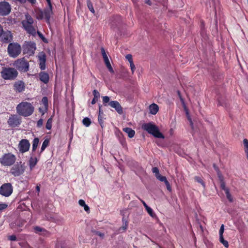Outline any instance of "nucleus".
Instances as JSON below:
<instances>
[{"label":"nucleus","mask_w":248,"mask_h":248,"mask_svg":"<svg viewBox=\"0 0 248 248\" xmlns=\"http://www.w3.org/2000/svg\"><path fill=\"white\" fill-rule=\"evenodd\" d=\"M21 23L27 33L33 36L36 35L37 27L33 25L34 20L29 14H25V19L22 20Z\"/></svg>","instance_id":"1"},{"label":"nucleus","mask_w":248,"mask_h":248,"mask_svg":"<svg viewBox=\"0 0 248 248\" xmlns=\"http://www.w3.org/2000/svg\"><path fill=\"white\" fill-rule=\"evenodd\" d=\"M17 113L21 116L28 117L31 115L34 111V107L30 103L22 102L16 107Z\"/></svg>","instance_id":"2"},{"label":"nucleus","mask_w":248,"mask_h":248,"mask_svg":"<svg viewBox=\"0 0 248 248\" xmlns=\"http://www.w3.org/2000/svg\"><path fill=\"white\" fill-rule=\"evenodd\" d=\"M142 128L154 137L159 139H164V136L160 132L157 126L153 123H144L142 125Z\"/></svg>","instance_id":"3"},{"label":"nucleus","mask_w":248,"mask_h":248,"mask_svg":"<svg viewBox=\"0 0 248 248\" xmlns=\"http://www.w3.org/2000/svg\"><path fill=\"white\" fill-rule=\"evenodd\" d=\"M52 9L51 8H46L44 11L40 9L34 10V14L36 18L38 20H42L44 18L46 19V22L50 25V16L52 15Z\"/></svg>","instance_id":"4"},{"label":"nucleus","mask_w":248,"mask_h":248,"mask_svg":"<svg viewBox=\"0 0 248 248\" xmlns=\"http://www.w3.org/2000/svg\"><path fill=\"white\" fill-rule=\"evenodd\" d=\"M1 77L5 80H13L15 79L17 75V71L13 68L2 67L0 72Z\"/></svg>","instance_id":"5"},{"label":"nucleus","mask_w":248,"mask_h":248,"mask_svg":"<svg viewBox=\"0 0 248 248\" xmlns=\"http://www.w3.org/2000/svg\"><path fill=\"white\" fill-rule=\"evenodd\" d=\"M16 159V155L12 153L5 154L0 158V163L4 166H11L15 163Z\"/></svg>","instance_id":"6"},{"label":"nucleus","mask_w":248,"mask_h":248,"mask_svg":"<svg viewBox=\"0 0 248 248\" xmlns=\"http://www.w3.org/2000/svg\"><path fill=\"white\" fill-rule=\"evenodd\" d=\"M7 49L10 56L13 58H16L18 56L21 51V46L17 43H10Z\"/></svg>","instance_id":"7"},{"label":"nucleus","mask_w":248,"mask_h":248,"mask_svg":"<svg viewBox=\"0 0 248 248\" xmlns=\"http://www.w3.org/2000/svg\"><path fill=\"white\" fill-rule=\"evenodd\" d=\"M25 170V166L20 162L19 164L14 165L10 170V173L15 177L22 175Z\"/></svg>","instance_id":"8"},{"label":"nucleus","mask_w":248,"mask_h":248,"mask_svg":"<svg viewBox=\"0 0 248 248\" xmlns=\"http://www.w3.org/2000/svg\"><path fill=\"white\" fill-rule=\"evenodd\" d=\"M14 65L21 72H27L29 70V63L24 59H18L15 62Z\"/></svg>","instance_id":"9"},{"label":"nucleus","mask_w":248,"mask_h":248,"mask_svg":"<svg viewBox=\"0 0 248 248\" xmlns=\"http://www.w3.org/2000/svg\"><path fill=\"white\" fill-rule=\"evenodd\" d=\"M13 190V186L11 183H5L0 187V194L5 197H8L12 194Z\"/></svg>","instance_id":"10"},{"label":"nucleus","mask_w":248,"mask_h":248,"mask_svg":"<svg viewBox=\"0 0 248 248\" xmlns=\"http://www.w3.org/2000/svg\"><path fill=\"white\" fill-rule=\"evenodd\" d=\"M11 10V6L8 2L2 1L0 2V16L8 15L10 13Z\"/></svg>","instance_id":"11"},{"label":"nucleus","mask_w":248,"mask_h":248,"mask_svg":"<svg viewBox=\"0 0 248 248\" xmlns=\"http://www.w3.org/2000/svg\"><path fill=\"white\" fill-rule=\"evenodd\" d=\"M30 147V143L27 139H22L18 145V148L21 153H24L29 151Z\"/></svg>","instance_id":"12"},{"label":"nucleus","mask_w":248,"mask_h":248,"mask_svg":"<svg viewBox=\"0 0 248 248\" xmlns=\"http://www.w3.org/2000/svg\"><path fill=\"white\" fill-rule=\"evenodd\" d=\"M13 40V35L9 31L2 30V33L0 35V41L3 43L10 42Z\"/></svg>","instance_id":"13"},{"label":"nucleus","mask_w":248,"mask_h":248,"mask_svg":"<svg viewBox=\"0 0 248 248\" xmlns=\"http://www.w3.org/2000/svg\"><path fill=\"white\" fill-rule=\"evenodd\" d=\"M21 122V119L19 116L17 115H12L9 117L7 123L10 126L16 127L20 124Z\"/></svg>","instance_id":"14"},{"label":"nucleus","mask_w":248,"mask_h":248,"mask_svg":"<svg viewBox=\"0 0 248 248\" xmlns=\"http://www.w3.org/2000/svg\"><path fill=\"white\" fill-rule=\"evenodd\" d=\"M35 49L36 45L34 42H27L24 46V51L30 55H33Z\"/></svg>","instance_id":"15"},{"label":"nucleus","mask_w":248,"mask_h":248,"mask_svg":"<svg viewBox=\"0 0 248 248\" xmlns=\"http://www.w3.org/2000/svg\"><path fill=\"white\" fill-rule=\"evenodd\" d=\"M108 105L112 108H115L116 111L120 114H122L123 113L122 107H121L120 103L117 101H110Z\"/></svg>","instance_id":"16"},{"label":"nucleus","mask_w":248,"mask_h":248,"mask_svg":"<svg viewBox=\"0 0 248 248\" xmlns=\"http://www.w3.org/2000/svg\"><path fill=\"white\" fill-rule=\"evenodd\" d=\"M40 80L43 83L46 84L48 82L49 77L48 74L45 72H40L39 74Z\"/></svg>","instance_id":"17"},{"label":"nucleus","mask_w":248,"mask_h":248,"mask_svg":"<svg viewBox=\"0 0 248 248\" xmlns=\"http://www.w3.org/2000/svg\"><path fill=\"white\" fill-rule=\"evenodd\" d=\"M14 88L16 91L21 92L24 90V84L23 82L21 81L16 82L14 85Z\"/></svg>","instance_id":"18"},{"label":"nucleus","mask_w":248,"mask_h":248,"mask_svg":"<svg viewBox=\"0 0 248 248\" xmlns=\"http://www.w3.org/2000/svg\"><path fill=\"white\" fill-rule=\"evenodd\" d=\"M152 171L154 173H155V176L158 180H159L160 181L161 180H165V176H162L160 174L159 172V170L156 167H154L152 169Z\"/></svg>","instance_id":"19"},{"label":"nucleus","mask_w":248,"mask_h":248,"mask_svg":"<svg viewBox=\"0 0 248 248\" xmlns=\"http://www.w3.org/2000/svg\"><path fill=\"white\" fill-rule=\"evenodd\" d=\"M158 106L155 104H152L149 107L150 112L153 115H155L158 111Z\"/></svg>","instance_id":"20"},{"label":"nucleus","mask_w":248,"mask_h":248,"mask_svg":"<svg viewBox=\"0 0 248 248\" xmlns=\"http://www.w3.org/2000/svg\"><path fill=\"white\" fill-rule=\"evenodd\" d=\"M123 130L124 132L127 134L128 136L130 138H133L135 134V131L132 129L131 128L125 127L124 128Z\"/></svg>","instance_id":"21"},{"label":"nucleus","mask_w":248,"mask_h":248,"mask_svg":"<svg viewBox=\"0 0 248 248\" xmlns=\"http://www.w3.org/2000/svg\"><path fill=\"white\" fill-rule=\"evenodd\" d=\"M37 162V158L35 157H31L29 160V166L31 170L35 167Z\"/></svg>","instance_id":"22"},{"label":"nucleus","mask_w":248,"mask_h":248,"mask_svg":"<svg viewBox=\"0 0 248 248\" xmlns=\"http://www.w3.org/2000/svg\"><path fill=\"white\" fill-rule=\"evenodd\" d=\"M34 232L38 234H42L45 235L47 232L46 230L39 226H35L34 227Z\"/></svg>","instance_id":"23"},{"label":"nucleus","mask_w":248,"mask_h":248,"mask_svg":"<svg viewBox=\"0 0 248 248\" xmlns=\"http://www.w3.org/2000/svg\"><path fill=\"white\" fill-rule=\"evenodd\" d=\"M78 203L81 206L84 207L85 211L88 212L90 211L89 207L86 204L85 201L83 200H79L78 201Z\"/></svg>","instance_id":"24"},{"label":"nucleus","mask_w":248,"mask_h":248,"mask_svg":"<svg viewBox=\"0 0 248 248\" xmlns=\"http://www.w3.org/2000/svg\"><path fill=\"white\" fill-rule=\"evenodd\" d=\"M101 53L103 57V59L105 63V64L110 62L105 52V49L103 48H101Z\"/></svg>","instance_id":"25"},{"label":"nucleus","mask_w":248,"mask_h":248,"mask_svg":"<svg viewBox=\"0 0 248 248\" xmlns=\"http://www.w3.org/2000/svg\"><path fill=\"white\" fill-rule=\"evenodd\" d=\"M243 143L244 146V150L248 160V140L246 139H244Z\"/></svg>","instance_id":"26"},{"label":"nucleus","mask_w":248,"mask_h":248,"mask_svg":"<svg viewBox=\"0 0 248 248\" xmlns=\"http://www.w3.org/2000/svg\"><path fill=\"white\" fill-rule=\"evenodd\" d=\"M219 241L222 243L225 248H228L229 244L227 241L225 240L223 238V234H219Z\"/></svg>","instance_id":"27"},{"label":"nucleus","mask_w":248,"mask_h":248,"mask_svg":"<svg viewBox=\"0 0 248 248\" xmlns=\"http://www.w3.org/2000/svg\"><path fill=\"white\" fill-rule=\"evenodd\" d=\"M42 103L43 104L44 106V109H45V111H46L48 108V99L47 97L44 96L42 99Z\"/></svg>","instance_id":"28"},{"label":"nucleus","mask_w":248,"mask_h":248,"mask_svg":"<svg viewBox=\"0 0 248 248\" xmlns=\"http://www.w3.org/2000/svg\"><path fill=\"white\" fill-rule=\"evenodd\" d=\"M218 175L219 179L220 180V187L222 189L224 190L225 191V192H226V190H229V189L226 187L225 184L224 182L223 181L221 176L219 173H218Z\"/></svg>","instance_id":"29"},{"label":"nucleus","mask_w":248,"mask_h":248,"mask_svg":"<svg viewBox=\"0 0 248 248\" xmlns=\"http://www.w3.org/2000/svg\"><path fill=\"white\" fill-rule=\"evenodd\" d=\"M39 139L37 138L34 139L32 142V151H35L39 143Z\"/></svg>","instance_id":"30"},{"label":"nucleus","mask_w":248,"mask_h":248,"mask_svg":"<svg viewBox=\"0 0 248 248\" xmlns=\"http://www.w3.org/2000/svg\"><path fill=\"white\" fill-rule=\"evenodd\" d=\"M52 117H51L47 121V122L46 124V128L48 130L51 129V127H52Z\"/></svg>","instance_id":"31"},{"label":"nucleus","mask_w":248,"mask_h":248,"mask_svg":"<svg viewBox=\"0 0 248 248\" xmlns=\"http://www.w3.org/2000/svg\"><path fill=\"white\" fill-rule=\"evenodd\" d=\"M82 123L85 126L88 127L91 124V122L89 118L86 117L83 119Z\"/></svg>","instance_id":"32"},{"label":"nucleus","mask_w":248,"mask_h":248,"mask_svg":"<svg viewBox=\"0 0 248 248\" xmlns=\"http://www.w3.org/2000/svg\"><path fill=\"white\" fill-rule=\"evenodd\" d=\"M87 6L89 10L93 14L95 13L94 8L93 7V4L92 3L90 0H87Z\"/></svg>","instance_id":"33"},{"label":"nucleus","mask_w":248,"mask_h":248,"mask_svg":"<svg viewBox=\"0 0 248 248\" xmlns=\"http://www.w3.org/2000/svg\"><path fill=\"white\" fill-rule=\"evenodd\" d=\"M49 143V141L47 140H45L42 145L41 149V152H43L46 147L48 146Z\"/></svg>","instance_id":"34"},{"label":"nucleus","mask_w":248,"mask_h":248,"mask_svg":"<svg viewBox=\"0 0 248 248\" xmlns=\"http://www.w3.org/2000/svg\"><path fill=\"white\" fill-rule=\"evenodd\" d=\"M39 62H46V55L44 53H42L39 54Z\"/></svg>","instance_id":"35"},{"label":"nucleus","mask_w":248,"mask_h":248,"mask_svg":"<svg viewBox=\"0 0 248 248\" xmlns=\"http://www.w3.org/2000/svg\"><path fill=\"white\" fill-rule=\"evenodd\" d=\"M165 180H161V182H164L165 183V184L166 186L167 189L169 191H171V188L169 182L167 180V178H166V177H165Z\"/></svg>","instance_id":"36"},{"label":"nucleus","mask_w":248,"mask_h":248,"mask_svg":"<svg viewBox=\"0 0 248 248\" xmlns=\"http://www.w3.org/2000/svg\"><path fill=\"white\" fill-rule=\"evenodd\" d=\"M195 180L197 182L201 184V185L203 186V187H205V183L203 182V181L200 177L198 176H196L195 177Z\"/></svg>","instance_id":"37"},{"label":"nucleus","mask_w":248,"mask_h":248,"mask_svg":"<svg viewBox=\"0 0 248 248\" xmlns=\"http://www.w3.org/2000/svg\"><path fill=\"white\" fill-rule=\"evenodd\" d=\"M98 120L101 127H103L104 118L102 116V115H98Z\"/></svg>","instance_id":"38"},{"label":"nucleus","mask_w":248,"mask_h":248,"mask_svg":"<svg viewBox=\"0 0 248 248\" xmlns=\"http://www.w3.org/2000/svg\"><path fill=\"white\" fill-rule=\"evenodd\" d=\"M225 194L226 195L227 198L229 200V201L231 202H232V198L231 194L230 193L229 190H226Z\"/></svg>","instance_id":"39"},{"label":"nucleus","mask_w":248,"mask_h":248,"mask_svg":"<svg viewBox=\"0 0 248 248\" xmlns=\"http://www.w3.org/2000/svg\"><path fill=\"white\" fill-rule=\"evenodd\" d=\"M103 103L105 106H106V104L109 103V97L108 96H105L103 97Z\"/></svg>","instance_id":"40"},{"label":"nucleus","mask_w":248,"mask_h":248,"mask_svg":"<svg viewBox=\"0 0 248 248\" xmlns=\"http://www.w3.org/2000/svg\"><path fill=\"white\" fill-rule=\"evenodd\" d=\"M186 116H187V119L188 120V121L190 123V125L191 128H193V124L192 120L189 115V113H188L187 110H186Z\"/></svg>","instance_id":"41"},{"label":"nucleus","mask_w":248,"mask_h":248,"mask_svg":"<svg viewBox=\"0 0 248 248\" xmlns=\"http://www.w3.org/2000/svg\"><path fill=\"white\" fill-rule=\"evenodd\" d=\"M93 94L94 96V98H95V99H98V98L100 97V93L97 90H93Z\"/></svg>","instance_id":"42"},{"label":"nucleus","mask_w":248,"mask_h":248,"mask_svg":"<svg viewBox=\"0 0 248 248\" xmlns=\"http://www.w3.org/2000/svg\"><path fill=\"white\" fill-rule=\"evenodd\" d=\"M148 213L151 216V217H154V212H153V211L152 210V209L149 206H148L147 208H146Z\"/></svg>","instance_id":"43"},{"label":"nucleus","mask_w":248,"mask_h":248,"mask_svg":"<svg viewBox=\"0 0 248 248\" xmlns=\"http://www.w3.org/2000/svg\"><path fill=\"white\" fill-rule=\"evenodd\" d=\"M8 207V205L5 203H0V211H2L6 209Z\"/></svg>","instance_id":"44"},{"label":"nucleus","mask_w":248,"mask_h":248,"mask_svg":"<svg viewBox=\"0 0 248 248\" xmlns=\"http://www.w3.org/2000/svg\"><path fill=\"white\" fill-rule=\"evenodd\" d=\"M125 58H126V60H127L128 61L129 63L133 62V60H132V55L131 54H127V55H126V56H125Z\"/></svg>","instance_id":"45"},{"label":"nucleus","mask_w":248,"mask_h":248,"mask_svg":"<svg viewBox=\"0 0 248 248\" xmlns=\"http://www.w3.org/2000/svg\"><path fill=\"white\" fill-rule=\"evenodd\" d=\"M40 68L41 70H44L46 68V62H39Z\"/></svg>","instance_id":"46"},{"label":"nucleus","mask_w":248,"mask_h":248,"mask_svg":"<svg viewBox=\"0 0 248 248\" xmlns=\"http://www.w3.org/2000/svg\"><path fill=\"white\" fill-rule=\"evenodd\" d=\"M130 69H131V71H132V73L133 74L134 71H135V70L136 69L135 65H134L133 62L130 63Z\"/></svg>","instance_id":"47"},{"label":"nucleus","mask_w":248,"mask_h":248,"mask_svg":"<svg viewBox=\"0 0 248 248\" xmlns=\"http://www.w3.org/2000/svg\"><path fill=\"white\" fill-rule=\"evenodd\" d=\"M43 124V119H40L37 122V126L38 127H40L42 126Z\"/></svg>","instance_id":"48"},{"label":"nucleus","mask_w":248,"mask_h":248,"mask_svg":"<svg viewBox=\"0 0 248 248\" xmlns=\"http://www.w3.org/2000/svg\"><path fill=\"white\" fill-rule=\"evenodd\" d=\"M224 225H221L220 228V229H219V234H223V232H224Z\"/></svg>","instance_id":"49"},{"label":"nucleus","mask_w":248,"mask_h":248,"mask_svg":"<svg viewBox=\"0 0 248 248\" xmlns=\"http://www.w3.org/2000/svg\"><path fill=\"white\" fill-rule=\"evenodd\" d=\"M8 239L11 241H16V237L15 235H12L8 237Z\"/></svg>","instance_id":"50"},{"label":"nucleus","mask_w":248,"mask_h":248,"mask_svg":"<svg viewBox=\"0 0 248 248\" xmlns=\"http://www.w3.org/2000/svg\"><path fill=\"white\" fill-rule=\"evenodd\" d=\"M37 33L38 34V35L43 39V40L45 41V38L44 37V36H43V35L41 33H40V32L39 31H37Z\"/></svg>","instance_id":"51"},{"label":"nucleus","mask_w":248,"mask_h":248,"mask_svg":"<svg viewBox=\"0 0 248 248\" xmlns=\"http://www.w3.org/2000/svg\"><path fill=\"white\" fill-rule=\"evenodd\" d=\"M47 3H48V8H51V9H52V5H51V1H50V0H46Z\"/></svg>","instance_id":"52"},{"label":"nucleus","mask_w":248,"mask_h":248,"mask_svg":"<svg viewBox=\"0 0 248 248\" xmlns=\"http://www.w3.org/2000/svg\"><path fill=\"white\" fill-rule=\"evenodd\" d=\"M145 2L149 5H152V2L151 0H145Z\"/></svg>","instance_id":"53"},{"label":"nucleus","mask_w":248,"mask_h":248,"mask_svg":"<svg viewBox=\"0 0 248 248\" xmlns=\"http://www.w3.org/2000/svg\"><path fill=\"white\" fill-rule=\"evenodd\" d=\"M141 202L142 203V204H143V205L145 208H146L148 207V206L147 205V204L145 203V202L144 201H143V200H141Z\"/></svg>","instance_id":"54"},{"label":"nucleus","mask_w":248,"mask_h":248,"mask_svg":"<svg viewBox=\"0 0 248 248\" xmlns=\"http://www.w3.org/2000/svg\"><path fill=\"white\" fill-rule=\"evenodd\" d=\"M39 111H40L41 113H42V115H44V113H45V112L46 111H45V109H44V110H43V109H42V108H39Z\"/></svg>","instance_id":"55"},{"label":"nucleus","mask_w":248,"mask_h":248,"mask_svg":"<svg viewBox=\"0 0 248 248\" xmlns=\"http://www.w3.org/2000/svg\"><path fill=\"white\" fill-rule=\"evenodd\" d=\"M98 99H95V98H93V99L91 103L92 104H94L96 103V102L97 101Z\"/></svg>","instance_id":"56"},{"label":"nucleus","mask_w":248,"mask_h":248,"mask_svg":"<svg viewBox=\"0 0 248 248\" xmlns=\"http://www.w3.org/2000/svg\"><path fill=\"white\" fill-rule=\"evenodd\" d=\"M103 111H101V106H99V114H98V115H103Z\"/></svg>","instance_id":"57"},{"label":"nucleus","mask_w":248,"mask_h":248,"mask_svg":"<svg viewBox=\"0 0 248 248\" xmlns=\"http://www.w3.org/2000/svg\"><path fill=\"white\" fill-rule=\"evenodd\" d=\"M109 71L111 73H114V71L112 67V66L111 67H109L108 68Z\"/></svg>","instance_id":"58"},{"label":"nucleus","mask_w":248,"mask_h":248,"mask_svg":"<svg viewBox=\"0 0 248 248\" xmlns=\"http://www.w3.org/2000/svg\"><path fill=\"white\" fill-rule=\"evenodd\" d=\"M106 66H107V67L108 68H109V67H111V64H110V62H109V63H108L106 64Z\"/></svg>","instance_id":"59"},{"label":"nucleus","mask_w":248,"mask_h":248,"mask_svg":"<svg viewBox=\"0 0 248 248\" xmlns=\"http://www.w3.org/2000/svg\"><path fill=\"white\" fill-rule=\"evenodd\" d=\"M36 190L37 192H39L40 191V187L38 186H36Z\"/></svg>","instance_id":"60"},{"label":"nucleus","mask_w":248,"mask_h":248,"mask_svg":"<svg viewBox=\"0 0 248 248\" xmlns=\"http://www.w3.org/2000/svg\"><path fill=\"white\" fill-rule=\"evenodd\" d=\"M56 248H63L62 246H60L59 244L56 245Z\"/></svg>","instance_id":"61"},{"label":"nucleus","mask_w":248,"mask_h":248,"mask_svg":"<svg viewBox=\"0 0 248 248\" xmlns=\"http://www.w3.org/2000/svg\"><path fill=\"white\" fill-rule=\"evenodd\" d=\"M218 104H219V105H221V106H222V105H223V104H221V102H220V101H218Z\"/></svg>","instance_id":"62"},{"label":"nucleus","mask_w":248,"mask_h":248,"mask_svg":"<svg viewBox=\"0 0 248 248\" xmlns=\"http://www.w3.org/2000/svg\"><path fill=\"white\" fill-rule=\"evenodd\" d=\"M127 228V225H125V227H124V230H125Z\"/></svg>","instance_id":"63"},{"label":"nucleus","mask_w":248,"mask_h":248,"mask_svg":"<svg viewBox=\"0 0 248 248\" xmlns=\"http://www.w3.org/2000/svg\"><path fill=\"white\" fill-rule=\"evenodd\" d=\"M214 168H215L217 170V168H216V166H215V165H214Z\"/></svg>","instance_id":"64"}]
</instances>
